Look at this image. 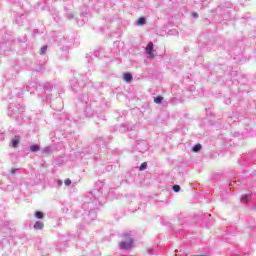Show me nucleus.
Wrapping results in <instances>:
<instances>
[{"label": "nucleus", "mask_w": 256, "mask_h": 256, "mask_svg": "<svg viewBox=\"0 0 256 256\" xmlns=\"http://www.w3.org/2000/svg\"><path fill=\"white\" fill-rule=\"evenodd\" d=\"M133 234L131 231H126L122 233V241L119 243V248L123 251H129L133 247Z\"/></svg>", "instance_id": "obj_1"}, {"label": "nucleus", "mask_w": 256, "mask_h": 256, "mask_svg": "<svg viewBox=\"0 0 256 256\" xmlns=\"http://www.w3.org/2000/svg\"><path fill=\"white\" fill-rule=\"evenodd\" d=\"M153 48H154V45H153V42H149L146 46V53L148 55V58L149 59H153Z\"/></svg>", "instance_id": "obj_2"}, {"label": "nucleus", "mask_w": 256, "mask_h": 256, "mask_svg": "<svg viewBox=\"0 0 256 256\" xmlns=\"http://www.w3.org/2000/svg\"><path fill=\"white\" fill-rule=\"evenodd\" d=\"M19 113V108L13 104L8 107V115H17Z\"/></svg>", "instance_id": "obj_3"}, {"label": "nucleus", "mask_w": 256, "mask_h": 256, "mask_svg": "<svg viewBox=\"0 0 256 256\" xmlns=\"http://www.w3.org/2000/svg\"><path fill=\"white\" fill-rule=\"evenodd\" d=\"M89 205H93V203L89 202V194H87L86 195V201L82 205L84 211H89Z\"/></svg>", "instance_id": "obj_4"}, {"label": "nucleus", "mask_w": 256, "mask_h": 256, "mask_svg": "<svg viewBox=\"0 0 256 256\" xmlns=\"http://www.w3.org/2000/svg\"><path fill=\"white\" fill-rule=\"evenodd\" d=\"M124 81H126V83H131V81H133V75L131 73H125Z\"/></svg>", "instance_id": "obj_5"}, {"label": "nucleus", "mask_w": 256, "mask_h": 256, "mask_svg": "<svg viewBox=\"0 0 256 256\" xmlns=\"http://www.w3.org/2000/svg\"><path fill=\"white\" fill-rule=\"evenodd\" d=\"M40 149L41 147H39L37 144L30 146V151H32V153H37V151H40Z\"/></svg>", "instance_id": "obj_6"}, {"label": "nucleus", "mask_w": 256, "mask_h": 256, "mask_svg": "<svg viewBox=\"0 0 256 256\" xmlns=\"http://www.w3.org/2000/svg\"><path fill=\"white\" fill-rule=\"evenodd\" d=\"M43 222H41V221H37L35 224H34V229H36V230H41V229H43Z\"/></svg>", "instance_id": "obj_7"}, {"label": "nucleus", "mask_w": 256, "mask_h": 256, "mask_svg": "<svg viewBox=\"0 0 256 256\" xmlns=\"http://www.w3.org/2000/svg\"><path fill=\"white\" fill-rule=\"evenodd\" d=\"M17 145H19V136H15L12 139V147H17Z\"/></svg>", "instance_id": "obj_8"}, {"label": "nucleus", "mask_w": 256, "mask_h": 256, "mask_svg": "<svg viewBox=\"0 0 256 256\" xmlns=\"http://www.w3.org/2000/svg\"><path fill=\"white\" fill-rule=\"evenodd\" d=\"M192 151L194 153H199V151H201V144H196L193 148Z\"/></svg>", "instance_id": "obj_9"}, {"label": "nucleus", "mask_w": 256, "mask_h": 256, "mask_svg": "<svg viewBox=\"0 0 256 256\" xmlns=\"http://www.w3.org/2000/svg\"><path fill=\"white\" fill-rule=\"evenodd\" d=\"M146 20L144 17H141L137 20L136 25H145Z\"/></svg>", "instance_id": "obj_10"}, {"label": "nucleus", "mask_w": 256, "mask_h": 256, "mask_svg": "<svg viewBox=\"0 0 256 256\" xmlns=\"http://www.w3.org/2000/svg\"><path fill=\"white\" fill-rule=\"evenodd\" d=\"M35 217H36V219H43L44 215H43L42 212L37 211V212L35 213Z\"/></svg>", "instance_id": "obj_11"}, {"label": "nucleus", "mask_w": 256, "mask_h": 256, "mask_svg": "<svg viewBox=\"0 0 256 256\" xmlns=\"http://www.w3.org/2000/svg\"><path fill=\"white\" fill-rule=\"evenodd\" d=\"M46 52H47V46H42L40 49V55H45Z\"/></svg>", "instance_id": "obj_12"}, {"label": "nucleus", "mask_w": 256, "mask_h": 256, "mask_svg": "<svg viewBox=\"0 0 256 256\" xmlns=\"http://www.w3.org/2000/svg\"><path fill=\"white\" fill-rule=\"evenodd\" d=\"M89 215H92L93 219L97 218V213L93 209L89 210Z\"/></svg>", "instance_id": "obj_13"}, {"label": "nucleus", "mask_w": 256, "mask_h": 256, "mask_svg": "<svg viewBox=\"0 0 256 256\" xmlns=\"http://www.w3.org/2000/svg\"><path fill=\"white\" fill-rule=\"evenodd\" d=\"M145 169H147V162H143V163L140 165V171H145Z\"/></svg>", "instance_id": "obj_14"}, {"label": "nucleus", "mask_w": 256, "mask_h": 256, "mask_svg": "<svg viewBox=\"0 0 256 256\" xmlns=\"http://www.w3.org/2000/svg\"><path fill=\"white\" fill-rule=\"evenodd\" d=\"M173 191H175V193H179V191H181V186H179V185H174V186H173Z\"/></svg>", "instance_id": "obj_15"}, {"label": "nucleus", "mask_w": 256, "mask_h": 256, "mask_svg": "<svg viewBox=\"0 0 256 256\" xmlns=\"http://www.w3.org/2000/svg\"><path fill=\"white\" fill-rule=\"evenodd\" d=\"M162 101H163V97H161V96H158V97H156V98L154 99V102H155V103H162Z\"/></svg>", "instance_id": "obj_16"}, {"label": "nucleus", "mask_w": 256, "mask_h": 256, "mask_svg": "<svg viewBox=\"0 0 256 256\" xmlns=\"http://www.w3.org/2000/svg\"><path fill=\"white\" fill-rule=\"evenodd\" d=\"M249 195H245L241 198V203H247Z\"/></svg>", "instance_id": "obj_17"}, {"label": "nucleus", "mask_w": 256, "mask_h": 256, "mask_svg": "<svg viewBox=\"0 0 256 256\" xmlns=\"http://www.w3.org/2000/svg\"><path fill=\"white\" fill-rule=\"evenodd\" d=\"M64 185H66V187H69V185H71V179H66L65 181H64Z\"/></svg>", "instance_id": "obj_18"}, {"label": "nucleus", "mask_w": 256, "mask_h": 256, "mask_svg": "<svg viewBox=\"0 0 256 256\" xmlns=\"http://www.w3.org/2000/svg\"><path fill=\"white\" fill-rule=\"evenodd\" d=\"M192 17H193V19H197L199 17V14H197L196 12H193Z\"/></svg>", "instance_id": "obj_19"}, {"label": "nucleus", "mask_w": 256, "mask_h": 256, "mask_svg": "<svg viewBox=\"0 0 256 256\" xmlns=\"http://www.w3.org/2000/svg\"><path fill=\"white\" fill-rule=\"evenodd\" d=\"M57 185H58V187H61V185H63V181L57 180Z\"/></svg>", "instance_id": "obj_20"}, {"label": "nucleus", "mask_w": 256, "mask_h": 256, "mask_svg": "<svg viewBox=\"0 0 256 256\" xmlns=\"http://www.w3.org/2000/svg\"><path fill=\"white\" fill-rule=\"evenodd\" d=\"M11 173H12V175H15L17 173V169H12Z\"/></svg>", "instance_id": "obj_21"}, {"label": "nucleus", "mask_w": 256, "mask_h": 256, "mask_svg": "<svg viewBox=\"0 0 256 256\" xmlns=\"http://www.w3.org/2000/svg\"><path fill=\"white\" fill-rule=\"evenodd\" d=\"M46 153L49 151V148H45V150H44Z\"/></svg>", "instance_id": "obj_22"}, {"label": "nucleus", "mask_w": 256, "mask_h": 256, "mask_svg": "<svg viewBox=\"0 0 256 256\" xmlns=\"http://www.w3.org/2000/svg\"><path fill=\"white\" fill-rule=\"evenodd\" d=\"M72 89H75V85H72Z\"/></svg>", "instance_id": "obj_23"}]
</instances>
